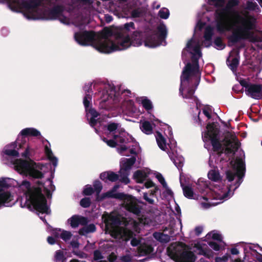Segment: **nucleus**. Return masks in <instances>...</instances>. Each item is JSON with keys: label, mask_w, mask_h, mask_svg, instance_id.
Instances as JSON below:
<instances>
[{"label": "nucleus", "mask_w": 262, "mask_h": 262, "mask_svg": "<svg viewBox=\"0 0 262 262\" xmlns=\"http://www.w3.org/2000/svg\"><path fill=\"white\" fill-rule=\"evenodd\" d=\"M239 3L238 0H229L224 7L217 9L215 11L216 29L219 32L223 33L230 30V22L233 17L237 19L236 24L242 25L234 29L228 37V42L232 45L244 39H249L253 42L257 41L254 36L253 32H251L255 27L256 18L252 15L243 16L235 10L233 8L237 6Z\"/></svg>", "instance_id": "nucleus-1"}, {"label": "nucleus", "mask_w": 262, "mask_h": 262, "mask_svg": "<svg viewBox=\"0 0 262 262\" xmlns=\"http://www.w3.org/2000/svg\"><path fill=\"white\" fill-rule=\"evenodd\" d=\"M112 31L107 27L98 33L97 39L95 40L96 33L93 31H84L74 34L75 40L81 46H88L92 43L93 47L99 52L108 54L121 50L120 41L115 43L108 38L112 35Z\"/></svg>", "instance_id": "nucleus-2"}, {"label": "nucleus", "mask_w": 262, "mask_h": 262, "mask_svg": "<svg viewBox=\"0 0 262 262\" xmlns=\"http://www.w3.org/2000/svg\"><path fill=\"white\" fill-rule=\"evenodd\" d=\"M21 185L27 189L26 195L27 201L29 202L27 205L28 208H30L32 206L36 211L41 213L48 214L49 208L42 189L39 187H31L30 183L27 181H23Z\"/></svg>", "instance_id": "nucleus-3"}, {"label": "nucleus", "mask_w": 262, "mask_h": 262, "mask_svg": "<svg viewBox=\"0 0 262 262\" xmlns=\"http://www.w3.org/2000/svg\"><path fill=\"white\" fill-rule=\"evenodd\" d=\"M32 150L28 146L25 151L21 154V156L26 159H17L14 161L15 169L20 174L28 175L34 179H41L43 177L44 174L36 169V163L30 158Z\"/></svg>", "instance_id": "nucleus-4"}, {"label": "nucleus", "mask_w": 262, "mask_h": 262, "mask_svg": "<svg viewBox=\"0 0 262 262\" xmlns=\"http://www.w3.org/2000/svg\"><path fill=\"white\" fill-rule=\"evenodd\" d=\"M43 4V0H10L8 3L9 8L13 11L20 12L25 9V16L28 19H36L34 14L39 6Z\"/></svg>", "instance_id": "nucleus-5"}, {"label": "nucleus", "mask_w": 262, "mask_h": 262, "mask_svg": "<svg viewBox=\"0 0 262 262\" xmlns=\"http://www.w3.org/2000/svg\"><path fill=\"white\" fill-rule=\"evenodd\" d=\"M188 246L183 242L171 245L167 249L168 255L177 262H194L196 256L191 251H188Z\"/></svg>", "instance_id": "nucleus-6"}, {"label": "nucleus", "mask_w": 262, "mask_h": 262, "mask_svg": "<svg viewBox=\"0 0 262 262\" xmlns=\"http://www.w3.org/2000/svg\"><path fill=\"white\" fill-rule=\"evenodd\" d=\"M206 128L207 131L202 134L203 141L205 142L210 140L213 151L216 152L219 157L221 156L225 152L219 138L220 129L214 123L208 124Z\"/></svg>", "instance_id": "nucleus-7"}, {"label": "nucleus", "mask_w": 262, "mask_h": 262, "mask_svg": "<svg viewBox=\"0 0 262 262\" xmlns=\"http://www.w3.org/2000/svg\"><path fill=\"white\" fill-rule=\"evenodd\" d=\"M158 32L146 31L143 32L144 35V45L146 47L154 48L160 46L165 40L167 35V30L165 25L160 24L157 27Z\"/></svg>", "instance_id": "nucleus-8"}, {"label": "nucleus", "mask_w": 262, "mask_h": 262, "mask_svg": "<svg viewBox=\"0 0 262 262\" xmlns=\"http://www.w3.org/2000/svg\"><path fill=\"white\" fill-rule=\"evenodd\" d=\"M230 164L232 166V169H228L226 171V178L229 182H232L235 177H237V180L235 183V188H236L242 183V179L245 176L246 171L245 163L242 159L238 158L235 161L231 160L230 162Z\"/></svg>", "instance_id": "nucleus-9"}, {"label": "nucleus", "mask_w": 262, "mask_h": 262, "mask_svg": "<svg viewBox=\"0 0 262 262\" xmlns=\"http://www.w3.org/2000/svg\"><path fill=\"white\" fill-rule=\"evenodd\" d=\"M192 54L191 58L192 64L188 62L184 67L182 75L181 76V80L182 83L185 81L189 83L190 76L191 75H194L195 73L199 71V58L197 57L195 54L190 52Z\"/></svg>", "instance_id": "nucleus-10"}, {"label": "nucleus", "mask_w": 262, "mask_h": 262, "mask_svg": "<svg viewBox=\"0 0 262 262\" xmlns=\"http://www.w3.org/2000/svg\"><path fill=\"white\" fill-rule=\"evenodd\" d=\"M143 42L144 43L143 32L135 31L131 37L126 36L120 41L121 50L126 49L131 45L134 46H141Z\"/></svg>", "instance_id": "nucleus-11"}, {"label": "nucleus", "mask_w": 262, "mask_h": 262, "mask_svg": "<svg viewBox=\"0 0 262 262\" xmlns=\"http://www.w3.org/2000/svg\"><path fill=\"white\" fill-rule=\"evenodd\" d=\"M125 203V208L129 212L140 216L141 212L142 206L139 204L142 203L135 197L131 195H127L122 200Z\"/></svg>", "instance_id": "nucleus-12"}, {"label": "nucleus", "mask_w": 262, "mask_h": 262, "mask_svg": "<svg viewBox=\"0 0 262 262\" xmlns=\"http://www.w3.org/2000/svg\"><path fill=\"white\" fill-rule=\"evenodd\" d=\"M246 94L254 99L262 98V85L251 83L247 90H245Z\"/></svg>", "instance_id": "nucleus-13"}, {"label": "nucleus", "mask_w": 262, "mask_h": 262, "mask_svg": "<svg viewBox=\"0 0 262 262\" xmlns=\"http://www.w3.org/2000/svg\"><path fill=\"white\" fill-rule=\"evenodd\" d=\"M64 10V7L61 5H57L49 10L46 12L48 19H57L61 16Z\"/></svg>", "instance_id": "nucleus-14"}, {"label": "nucleus", "mask_w": 262, "mask_h": 262, "mask_svg": "<svg viewBox=\"0 0 262 262\" xmlns=\"http://www.w3.org/2000/svg\"><path fill=\"white\" fill-rule=\"evenodd\" d=\"M119 186L118 185H115L113 187L112 189L105 193H103L101 194L100 200H103L105 198H114L120 200H123V199L127 195L123 192H117L116 193L117 190L119 188Z\"/></svg>", "instance_id": "nucleus-15"}, {"label": "nucleus", "mask_w": 262, "mask_h": 262, "mask_svg": "<svg viewBox=\"0 0 262 262\" xmlns=\"http://www.w3.org/2000/svg\"><path fill=\"white\" fill-rule=\"evenodd\" d=\"M104 223L106 230L111 232L114 230L115 228L120 224L121 221L116 216L109 215L105 220Z\"/></svg>", "instance_id": "nucleus-16"}, {"label": "nucleus", "mask_w": 262, "mask_h": 262, "mask_svg": "<svg viewBox=\"0 0 262 262\" xmlns=\"http://www.w3.org/2000/svg\"><path fill=\"white\" fill-rule=\"evenodd\" d=\"M228 134H229V137L234 141V144L233 145H231V147H225L224 148V152L226 155L231 154H234L239 148L241 143L234 133L228 132Z\"/></svg>", "instance_id": "nucleus-17"}, {"label": "nucleus", "mask_w": 262, "mask_h": 262, "mask_svg": "<svg viewBox=\"0 0 262 262\" xmlns=\"http://www.w3.org/2000/svg\"><path fill=\"white\" fill-rule=\"evenodd\" d=\"M232 52L234 57L231 59H230V56L226 60V63L230 70L235 72L236 71L239 62V52L237 50Z\"/></svg>", "instance_id": "nucleus-18"}, {"label": "nucleus", "mask_w": 262, "mask_h": 262, "mask_svg": "<svg viewBox=\"0 0 262 262\" xmlns=\"http://www.w3.org/2000/svg\"><path fill=\"white\" fill-rule=\"evenodd\" d=\"M27 136L21 135L20 132L16 141L12 142L8 146L13 148H17V149L22 148H25L26 149L28 146L30 148L28 143H27Z\"/></svg>", "instance_id": "nucleus-19"}, {"label": "nucleus", "mask_w": 262, "mask_h": 262, "mask_svg": "<svg viewBox=\"0 0 262 262\" xmlns=\"http://www.w3.org/2000/svg\"><path fill=\"white\" fill-rule=\"evenodd\" d=\"M154 251L153 247L149 245L146 244H140L136 251V254L135 256H142L148 255L152 253Z\"/></svg>", "instance_id": "nucleus-20"}, {"label": "nucleus", "mask_w": 262, "mask_h": 262, "mask_svg": "<svg viewBox=\"0 0 262 262\" xmlns=\"http://www.w3.org/2000/svg\"><path fill=\"white\" fill-rule=\"evenodd\" d=\"M136 158L135 157H132L130 158H123L120 163V171L129 172L132 166L135 163Z\"/></svg>", "instance_id": "nucleus-21"}, {"label": "nucleus", "mask_w": 262, "mask_h": 262, "mask_svg": "<svg viewBox=\"0 0 262 262\" xmlns=\"http://www.w3.org/2000/svg\"><path fill=\"white\" fill-rule=\"evenodd\" d=\"M119 176L112 171H105L100 174V179L104 182H107V181L112 182H116L119 180Z\"/></svg>", "instance_id": "nucleus-22"}, {"label": "nucleus", "mask_w": 262, "mask_h": 262, "mask_svg": "<svg viewBox=\"0 0 262 262\" xmlns=\"http://www.w3.org/2000/svg\"><path fill=\"white\" fill-rule=\"evenodd\" d=\"M183 83L181 81V85L179 89V93L184 98L186 99H191L192 98V97L193 96V94H194V92L195 91V90L199 85V82H197V83L195 84V85H191L189 86L188 88L187 93L185 95L183 94V91L184 90L183 86Z\"/></svg>", "instance_id": "nucleus-23"}, {"label": "nucleus", "mask_w": 262, "mask_h": 262, "mask_svg": "<svg viewBox=\"0 0 262 262\" xmlns=\"http://www.w3.org/2000/svg\"><path fill=\"white\" fill-rule=\"evenodd\" d=\"M13 200V196L9 191L0 189V207L2 205L8 206V204Z\"/></svg>", "instance_id": "nucleus-24"}, {"label": "nucleus", "mask_w": 262, "mask_h": 262, "mask_svg": "<svg viewBox=\"0 0 262 262\" xmlns=\"http://www.w3.org/2000/svg\"><path fill=\"white\" fill-rule=\"evenodd\" d=\"M149 172H146L144 170H138L135 172L133 175L134 179L138 183H143L148 177Z\"/></svg>", "instance_id": "nucleus-25"}, {"label": "nucleus", "mask_w": 262, "mask_h": 262, "mask_svg": "<svg viewBox=\"0 0 262 262\" xmlns=\"http://www.w3.org/2000/svg\"><path fill=\"white\" fill-rule=\"evenodd\" d=\"M21 135L27 137H37L41 136L40 132L33 127H28L22 129L21 130Z\"/></svg>", "instance_id": "nucleus-26"}, {"label": "nucleus", "mask_w": 262, "mask_h": 262, "mask_svg": "<svg viewBox=\"0 0 262 262\" xmlns=\"http://www.w3.org/2000/svg\"><path fill=\"white\" fill-rule=\"evenodd\" d=\"M181 186L183 189L184 195L189 199H196L199 200L198 197L194 196V193L192 188L189 186H185L181 182Z\"/></svg>", "instance_id": "nucleus-27"}, {"label": "nucleus", "mask_w": 262, "mask_h": 262, "mask_svg": "<svg viewBox=\"0 0 262 262\" xmlns=\"http://www.w3.org/2000/svg\"><path fill=\"white\" fill-rule=\"evenodd\" d=\"M213 35V32L212 28L210 27H207L205 29L204 35V37L205 40V41H204V43L206 47H209L211 45L210 42Z\"/></svg>", "instance_id": "nucleus-28"}, {"label": "nucleus", "mask_w": 262, "mask_h": 262, "mask_svg": "<svg viewBox=\"0 0 262 262\" xmlns=\"http://www.w3.org/2000/svg\"><path fill=\"white\" fill-rule=\"evenodd\" d=\"M96 230V227L95 225L93 224H90L80 229L78 233L80 235H85L88 233L94 232Z\"/></svg>", "instance_id": "nucleus-29"}, {"label": "nucleus", "mask_w": 262, "mask_h": 262, "mask_svg": "<svg viewBox=\"0 0 262 262\" xmlns=\"http://www.w3.org/2000/svg\"><path fill=\"white\" fill-rule=\"evenodd\" d=\"M45 152L47 156L48 159L52 162L54 166L57 165L58 160L56 157L53 156V154L51 149L47 145L45 146Z\"/></svg>", "instance_id": "nucleus-30"}, {"label": "nucleus", "mask_w": 262, "mask_h": 262, "mask_svg": "<svg viewBox=\"0 0 262 262\" xmlns=\"http://www.w3.org/2000/svg\"><path fill=\"white\" fill-rule=\"evenodd\" d=\"M156 134V141L159 148L163 150H165V149L166 148V144L165 138L159 132H157Z\"/></svg>", "instance_id": "nucleus-31"}, {"label": "nucleus", "mask_w": 262, "mask_h": 262, "mask_svg": "<svg viewBox=\"0 0 262 262\" xmlns=\"http://www.w3.org/2000/svg\"><path fill=\"white\" fill-rule=\"evenodd\" d=\"M141 130L147 135H150L152 133L153 128L151 123L148 121H145L140 126Z\"/></svg>", "instance_id": "nucleus-32"}, {"label": "nucleus", "mask_w": 262, "mask_h": 262, "mask_svg": "<svg viewBox=\"0 0 262 262\" xmlns=\"http://www.w3.org/2000/svg\"><path fill=\"white\" fill-rule=\"evenodd\" d=\"M208 177L209 180L214 182H218L221 179L219 171L215 170H210L208 173Z\"/></svg>", "instance_id": "nucleus-33"}, {"label": "nucleus", "mask_w": 262, "mask_h": 262, "mask_svg": "<svg viewBox=\"0 0 262 262\" xmlns=\"http://www.w3.org/2000/svg\"><path fill=\"white\" fill-rule=\"evenodd\" d=\"M93 186L94 191H96V192L97 200L98 201H100L99 199H100L101 196L99 195V194L102 189V184L99 180H96L94 182Z\"/></svg>", "instance_id": "nucleus-34"}, {"label": "nucleus", "mask_w": 262, "mask_h": 262, "mask_svg": "<svg viewBox=\"0 0 262 262\" xmlns=\"http://www.w3.org/2000/svg\"><path fill=\"white\" fill-rule=\"evenodd\" d=\"M145 13L143 8L139 7L134 9L131 12V16L133 18H139L142 16Z\"/></svg>", "instance_id": "nucleus-35"}, {"label": "nucleus", "mask_w": 262, "mask_h": 262, "mask_svg": "<svg viewBox=\"0 0 262 262\" xmlns=\"http://www.w3.org/2000/svg\"><path fill=\"white\" fill-rule=\"evenodd\" d=\"M198 249L200 250V253L201 254L203 255L208 258L213 257V252L211 250L208 248H204L202 247L198 248Z\"/></svg>", "instance_id": "nucleus-36"}, {"label": "nucleus", "mask_w": 262, "mask_h": 262, "mask_svg": "<svg viewBox=\"0 0 262 262\" xmlns=\"http://www.w3.org/2000/svg\"><path fill=\"white\" fill-rule=\"evenodd\" d=\"M141 103L146 111H149L153 107L151 101L146 97L142 100Z\"/></svg>", "instance_id": "nucleus-37"}, {"label": "nucleus", "mask_w": 262, "mask_h": 262, "mask_svg": "<svg viewBox=\"0 0 262 262\" xmlns=\"http://www.w3.org/2000/svg\"><path fill=\"white\" fill-rule=\"evenodd\" d=\"M79 216L76 215L72 216L70 219V224L72 228H74L77 227L79 225Z\"/></svg>", "instance_id": "nucleus-38"}, {"label": "nucleus", "mask_w": 262, "mask_h": 262, "mask_svg": "<svg viewBox=\"0 0 262 262\" xmlns=\"http://www.w3.org/2000/svg\"><path fill=\"white\" fill-rule=\"evenodd\" d=\"M4 153L8 156L10 157H19V152L18 151L13 149H5L4 151Z\"/></svg>", "instance_id": "nucleus-39"}, {"label": "nucleus", "mask_w": 262, "mask_h": 262, "mask_svg": "<svg viewBox=\"0 0 262 262\" xmlns=\"http://www.w3.org/2000/svg\"><path fill=\"white\" fill-rule=\"evenodd\" d=\"M158 15L162 19H167L169 16V10L167 8H162L159 11Z\"/></svg>", "instance_id": "nucleus-40"}, {"label": "nucleus", "mask_w": 262, "mask_h": 262, "mask_svg": "<svg viewBox=\"0 0 262 262\" xmlns=\"http://www.w3.org/2000/svg\"><path fill=\"white\" fill-rule=\"evenodd\" d=\"M92 100V96L89 94H85V95L83 98V104L85 107V110L88 111V109L90 106V102Z\"/></svg>", "instance_id": "nucleus-41"}, {"label": "nucleus", "mask_w": 262, "mask_h": 262, "mask_svg": "<svg viewBox=\"0 0 262 262\" xmlns=\"http://www.w3.org/2000/svg\"><path fill=\"white\" fill-rule=\"evenodd\" d=\"M91 201L90 198L85 197L80 201V205L83 208H88L91 206Z\"/></svg>", "instance_id": "nucleus-42"}, {"label": "nucleus", "mask_w": 262, "mask_h": 262, "mask_svg": "<svg viewBox=\"0 0 262 262\" xmlns=\"http://www.w3.org/2000/svg\"><path fill=\"white\" fill-rule=\"evenodd\" d=\"M214 43L218 49H223L225 47V45L223 42L222 37L220 36L216 37L214 39Z\"/></svg>", "instance_id": "nucleus-43"}, {"label": "nucleus", "mask_w": 262, "mask_h": 262, "mask_svg": "<svg viewBox=\"0 0 262 262\" xmlns=\"http://www.w3.org/2000/svg\"><path fill=\"white\" fill-rule=\"evenodd\" d=\"M55 258L56 261H61V262H64L65 258L63 252L60 250H57L56 252Z\"/></svg>", "instance_id": "nucleus-44"}, {"label": "nucleus", "mask_w": 262, "mask_h": 262, "mask_svg": "<svg viewBox=\"0 0 262 262\" xmlns=\"http://www.w3.org/2000/svg\"><path fill=\"white\" fill-rule=\"evenodd\" d=\"M119 126V124L115 122H110L107 125V129L110 132H113L116 130Z\"/></svg>", "instance_id": "nucleus-45"}, {"label": "nucleus", "mask_w": 262, "mask_h": 262, "mask_svg": "<svg viewBox=\"0 0 262 262\" xmlns=\"http://www.w3.org/2000/svg\"><path fill=\"white\" fill-rule=\"evenodd\" d=\"M72 235V233L70 231H63L60 236L64 241L67 242L71 238Z\"/></svg>", "instance_id": "nucleus-46"}, {"label": "nucleus", "mask_w": 262, "mask_h": 262, "mask_svg": "<svg viewBox=\"0 0 262 262\" xmlns=\"http://www.w3.org/2000/svg\"><path fill=\"white\" fill-rule=\"evenodd\" d=\"M94 192V188L91 186L86 185L83 189L82 193L84 195H91Z\"/></svg>", "instance_id": "nucleus-47"}, {"label": "nucleus", "mask_w": 262, "mask_h": 262, "mask_svg": "<svg viewBox=\"0 0 262 262\" xmlns=\"http://www.w3.org/2000/svg\"><path fill=\"white\" fill-rule=\"evenodd\" d=\"M10 185L7 183L6 180L4 178L0 179V189L6 190L9 188Z\"/></svg>", "instance_id": "nucleus-48"}, {"label": "nucleus", "mask_w": 262, "mask_h": 262, "mask_svg": "<svg viewBox=\"0 0 262 262\" xmlns=\"http://www.w3.org/2000/svg\"><path fill=\"white\" fill-rule=\"evenodd\" d=\"M103 141L111 147H115L117 145V142L114 139L108 140L106 138H103Z\"/></svg>", "instance_id": "nucleus-49"}, {"label": "nucleus", "mask_w": 262, "mask_h": 262, "mask_svg": "<svg viewBox=\"0 0 262 262\" xmlns=\"http://www.w3.org/2000/svg\"><path fill=\"white\" fill-rule=\"evenodd\" d=\"M156 177L158 180L159 182L162 185L164 188L167 187V183L165 182L164 177L160 173H158Z\"/></svg>", "instance_id": "nucleus-50"}, {"label": "nucleus", "mask_w": 262, "mask_h": 262, "mask_svg": "<svg viewBox=\"0 0 262 262\" xmlns=\"http://www.w3.org/2000/svg\"><path fill=\"white\" fill-rule=\"evenodd\" d=\"M93 258L95 260H98L103 258V256L100 250H96L94 251Z\"/></svg>", "instance_id": "nucleus-51"}, {"label": "nucleus", "mask_w": 262, "mask_h": 262, "mask_svg": "<svg viewBox=\"0 0 262 262\" xmlns=\"http://www.w3.org/2000/svg\"><path fill=\"white\" fill-rule=\"evenodd\" d=\"M211 235V237L213 239L216 240L219 242H221L222 241V235L217 233H209L207 234V236H210Z\"/></svg>", "instance_id": "nucleus-52"}, {"label": "nucleus", "mask_w": 262, "mask_h": 262, "mask_svg": "<svg viewBox=\"0 0 262 262\" xmlns=\"http://www.w3.org/2000/svg\"><path fill=\"white\" fill-rule=\"evenodd\" d=\"M247 8L250 10H255L258 9V5L255 2H248L247 3Z\"/></svg>", "instance_id": "nucleus-53"}, {"label": "nucleus", "mask_w": 262, "mask_h": 262, "mask_svg": "<svg viewBox=\"0 0 262 262\" xmlns=\"http://www.w3.org/2000/svg\"><path fill=\"white\" fill-rule=\"evenodd\" d=\"M125 173H123V175L121 176V179L120 181L124 183L125 184H128L130 182V180L129 178H128V175L129 172H124Z\"/></svg>", "instance_id": "nucleus-54"}, {"label": "nucleus", "mask_w": 262, "mask_h": 262, "mask_svg": "<svg viewBox=\"0 0 262 262\" xmlns=\"http://www.w3.org/2000/svg\"><path fill=\"white\" fill-rule=\"evenodd\" d=\"M209 246L214 250L217 251L220 249V246L215 242H209L208 243Z\"/></svg>", "instance_id": "nucleus-55"}, {"label": "nucleus", "mask_w": 262, "mask_h": 262, "mask_svg": "<svg viewBox=\"0 0 262 262\" xmlns=\"http://www.w3.org/2000/svg\"><path fill=\"white\" fill-rule=\"evenodd\" d=\"M209 2H215L214 5L216 7H222L225 3L226 0H208Z\"/></svg>", "instance_id": "nucleus-56"}, {"label": "nucleus", "mask_w": 262, "mask_h": 262, "mask_svg": "<svg viewBox=\"0 0 262 262\" xmlns=\"http://www.w3.org/2000/svg\"><path fill=\"white\" fill-rule=\"evenodd\" d=\"M123 28L125 31H129L130 30V28L135 29V24L133 22L126 23L124 25Z\"/></svg>", "instance_id": "nucleus-57"}, {"label": "nucleus", "mask_w": 262, "mask_h": 262, "mask_svg": "<svg viewBox=\"0 0 262 262\" xmlns=\"http://www.w3.org/2000/svg\"><path fill=\"white\" fill-rule=\"evenodd\" d=\"M173 163L174 164L175 166L178 168H181L183 166V162L181 161V159H180L178 158H176L173 159Z\"/></svg>", "instance_id": "nucleus-58"}, {"label": "nucleus", "mask_w": 262, "mask_h": 262, "mask_svg": "<svg viewBox=\"0 0 262 262\" xmlns=\"http://www.w3.org/2000/svg\"><path fill=\"white\" fill-rule=\"evenodd\" d=\"M170 241V236L167 234H165L163 233L162 236L161 237V239L160 242L162 243H168Z\"/></svg>", "instance_id": "nucleus-59"}, {"label": "nucleus", "mask_w": 262, "mask_h": 262, "mask_svg": "<svg viewBox=\"0 0 262 262\" xmlns=\"http://www.w3.org/2000/svg\"><path fill=\"white\" fill-rule=\"evenodd\" d=\"M130 244L133 247L140 246L141 244V241L138 239L136 237H133L130 241Z\"/></svg>", "instance_id": "nucleus-60"}, {"label": "nucleus", "mask_w": 262, "mask_h": 262, "mask_svg": "<svg viewBox=\"0 0 262 262\" xmlns=\"http://www.w3.org/2000/svg\"><path fill=\"white\" fill-rule=\"evenodd\" d=\"M239 83L243 87H244L245 88V90H247L249 85H250V84H251V83L247 82L245 79L240 80Z\"/></svg>", "instance_id": "nucleus-61"}, {"label": "nucleus", "mask_w": 262, "mask_h": 262, "mask_svg": "<svg viewBox=\"0 0 262 262\" xmlns=\"http://www.w3.org/2000/svg\"><path fill=\"white\" fill-rule=\"evenodd\" d=\"M79 225L85 226L88 224V219L84 216H79Z\"/></svg>", "instance_id": "nucleus-62"}, {"label": "nucleus", "mask_w": 262, "mask_h": 262, "mask_svg": "<svg viewBox=\"0 0 262 262\" xmlns=\"http://www.w3.org/2000/svg\"><path fill=\"white\" fill-rule=\"evenodd\" d=\"M230 139H227V138H225V147H231V145H233L234 141L233 140L230 138Z\"/></svg>", "instance_id": "nucleus-63"}, {"label": "nucleus", "mask_w": 262, "mask_h": 262, "mask_svg": "<svg viewBox=\"0 0 262 262\" xmlns=\"http://www.w3.org/2000/svg\"><path fill=\"white\" fill-rule=\"evenodd\" d=\"M89 112L91 115L92 117L97 118L99 115V113L93 108H90Z\"/></svg>", "instance_id": "nucleus-64"}]
</instances>
